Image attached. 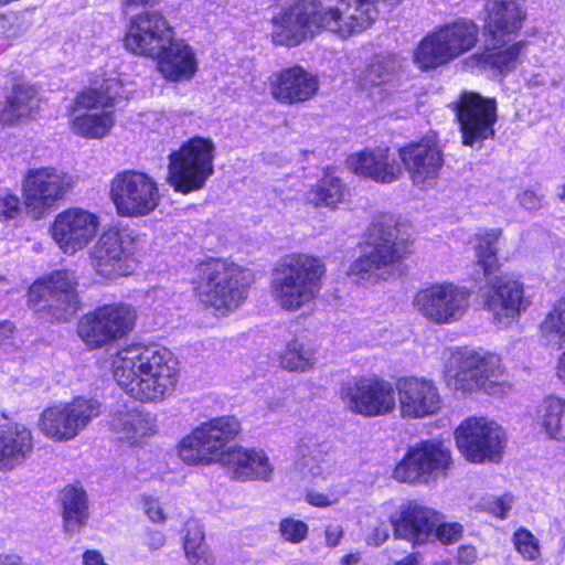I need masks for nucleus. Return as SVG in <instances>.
<instances>
[{"mask_svg":"<svg viewBox=\"0 0 565 565\" xmlns=\"http://www.w3.org/2000/svg\"><path fill=\"white\" fill-rule=\"evenodd\" d=\"M239 430L241 424L233 416L212 418L195 427L180 441L179 456L189 465L218 462L237 481H271L274 466L264 450L241 446L224 449Z\"/></svg>","mask_w":565,"mask_h":565,"instance_id":"nucleus-1","label":"nucleus"},{"mask_svg":"<svg viewBox=\"0 0 565 565\" xmlns=\"http://www.w3.org/2000/svg\"><path fill=\"white\" fill-rule=\"evenodd\" d=\"M375 0L301 1L274 19L276 44L296 46L309 34L327 30L341 36L360 32L375 20Z\"/></svg>","mask_w":565,"mask_h":565,"instance_id":"nucleus-2","label":"nucleus"},{"mask_svg":"<svg viewBox=\"0 0 565 565\" xmlns=\"http://www.w3.org/2000/svg\"><path fill=\"white\" fill-rule=\"evenodd\" d=\"M111 365L117 384L140 402H161L175 388V361L166 348L130 345L117 352Z\"/></svg>","mask_w":565,"mask_h":565,"instance_id":"nucleus-3","label":"nucleus"},{"mask_svg":"<svg viewBox=\"0 0 565 565\" xmlns=\"http://www.w3.org/2000/svg\"><path fill=\"white\" fill-rule=\"evenodd\" d=\"M324 274L320 257L308 253L286 254L273 267L270 297L280 309L298 311L317 299Z\"/></svg>","mask_w":565,"mask_h":565,"instance_id":"nucleus-4","label":"nucleus"},{"mask_svg":"<svg viewBox=\"0 0 565 565\" xmlns=\"http://www.w3.org/2000/svg\"><path fill=\"white\" fill-rule=\"evenodd\" d=\"M193 284L199 300L225 316L246 300L252 278L248 269L212 258L196 266Z\"/></svg>","mask_w":565,"mask_h":565,"instance_id":"nucleus-5","label":"nucleus"},{"mask_svg":"<svg viewBox=\"0 0 565 565\" xmlns=\"http://www.w3.org/2000/svg\"><path fill=\"white\" fill-rule=\"evenodd\" d=\"M120 83L106 79L99 88L78 93L70 109L71 130L86 139H103L115 125V115L106 108L120 98Z\"/></svg>","mask_w":565,"mask_h":565,"instance_id":"nucleus-6","label":"nucleus"},{"mask_svg":"<svg viewBox=\"0 0 565 565\" xmlns=\"http://www.w3.org/2000/svg\"><path fill=\"white\" fill-rule=\"evenodd\" d=\"M77 278L73 271L56 270L34 281L28 291L32 308L56 322L70 321L79 309Z\"/></svg>","mask_w":565,"mask_h":565,"instance_id":"nucleus-7","label":"nucleus"},{"mask_svg":"<svg viewBox=\"0 0 565 565\" xmlns=\"http://www.w3.org/2000/svg\"><path fill=\"white\" fill-rule=\"evenodd\" d=\"M478 34L477 24L469 20L447 24L422 40L414 61L423 70L447 64L470 51L478 41Z\"/></svg>","mask_w":565,"mask_h":565,"instance_id":"nucleus-8","label":"nucleus"},{"mask_svg":"<svg viewBox=\"0 0 565 565\" xmlns=\"http://www.w3.org/2000/svg\"><path fill=\"white\" fill-rule=\"evenodd\" d=\"M214 143L209 138L193 137L170 154L169 183L181 193L204 186L213 174Z\"/></svg>","mask_w":565,"mask_h":565,"instance_id":"nucleus-9","label":"nucleus"},{"mask_svg":"<svg viewBox=\"0 0 565 565\" xmlns=\"http://www.w3.org/2000/svg\"><path fill=\"white\" fill-rule=\"evenodd\" d=\"M369 250L354 260L349 275L358 280H377L388 274L408 253L405 239L394 226L375 224L370 234Z\"/></svg>","mask_w":565,"mask_h":565,"instance_id":"nucleus-10","label":"nucleus"},{"mask_svg":"<svg viewBox=\"0 0 565 565\" xmlns=\"http://www.w3.org/2000/svg\"><path fill=\"white\" fill-rule=\"evenodd\" d=\"M136 320L137 311L128 303L104 305L79 319L77 334L89 349H100L127 337Z\"/></svg>","mask_w":565,"mask_h":565,"instance_id":"nucleus-11","label":"nucleus"},{"mask_svg":"<svg viewBox=\"0 0 565 565\" xmlns=\"http://www.w3.org/2000/svg\"><path fill=\"white\" fill-rule=\"evenodd\" d=\"M109 195L117 214L131 218L151 214L161 201L157 181L136 170L117 173L111 180Z\"/></svg>","mask_w":565,"mask_h":565,"instance_id":"nucleus-12","label":"nucleus"},{"mask_svg":"<svg viewBox=\"0 0 565 565\" xmlns=\"http://www.w3.org/2000/svg\"><path fill=\"white\" fill-rule=\"evenodd\" d=\"M76 177L53 167L28 170L23 181L24 204L35 220L42 218L56 203L71 193Z\"/></svg>","mask_w":565,"mask_h":565,"instance_id":"nucleus-13","label":"nucleus"},{"mask_svg":"<svg viewBox=\"0 0 565 565\" xmlns=\"http://www.w3.org/2000/svg\"><path fill=\"white\" fill-rule=\"evenodd\" d=\"M502 377L503 367L499 356L475 351L455 356L446 371L448 387L462 393L476 390L490 392Z\"/></svg>","mask_w":565,"mask_h":565,"instance_id":"nucleus-14","label":"nucleus"},{"mask_svg":"<svg viewBox=\"0 0 565 565\" xmlns=\"http://www.w3.org/2000/svg\"><path fill=\"white\" fill-rule=\"evenodd\" d=\"M412 305L422 317L436 324L459 321L470 307V291L452 282L431 284L413 298Z\"/></svg>","mask_w":565,"mask_h":565,"instance_id":"nucleus-15","label":"nucleus"},{"mask_svg":"<svg viewBox=\"0 0 565 565\" xmlns=\"http://www.w3.org/2000/svg\"><path fill=\"white\" fill-rule=\"evenodd\" d=\"M450 466L449 449L440 443L423 441L408 449L396 465L393 477L398 482L428 484L446 476Z\"/></svg>","mask_w":565,"mask_h":565,"instance_id":"nucleus-16","label":"nucleus"},{"mask_svg":"<svg viewBox=\"0 0 565 565\" xmlns=\"http://www.w3.org/2000/svg\"><path fill=\"white\" fill-rule=\"evenodd\" d=\"M339 397L347 409L367 417L390 414L396 407L394 386L380 377L344 382Z\"/></svg>","mask_w":565,"mask_h":565,"instance_id":"nucleus-17","label":"nucleus"},{"mask_svg":"<svg viewBox=\"0 0 565 565\" xmlns=\"http://www.w3.org/2000/svg\"><path fill=\"white\" fill-rule=\"evenodd\" d=\"M99 415L100 404L96 399L77 397L71 403L44 409L39 428L46 437L56 441L71 440Z\"/></svg>","mask_w":565,"mask_h":565,"instance_id":"nucleus-18","label":"nucleus"},{"mask_svg":"<svg viewBox=\"0 0 565 565\" xmlns=\"http://www.w3.org/2000/svg\"><path fill=\"white\" fill-rule=\"evenodd\" d=\"M455 437L461 455L475 463L497 461L504 446L502 428L483 417L465 419L457 427Z\"/></svg>","mask_w":565,"mask_h":565,"instance_id":"nucleus-19","label":"nucleus"},{"mask_svg":"<svg viewBox=\"0 0 565 565\" xmlns=\"http://www.w3.org/2000/svg\"><path fill=\"white\" fill-rule=\"evenodd\" d=\"M454 110L460 125L462 143L472 147L494 135L497 120L494 99L484 98L475 92H462L454 103Z\"/></svg>","mask_w":565,"mask_h":565,"instance_id":"nucleus-20","label":"nucleus"},{"mask_svg":"<svg viewBox=\"0 0 565 565\" xmlns=\"http://www.w3.org/2000/svg\"><path fill=\"white\" fill-rule=\"evenodd\" d=\"M173 36V31L160 12L147 11L134 18L124 39L134 54L153 57Z\"/></svg>","mask_w":565,"mask_h":565,"instance_id":"nucleus-21","label":"nucleus"},{"mask_svg":"<svg viewBox=\"0 0 565 565\" xmlns=\"http://www.w3.org/2000/svg\"><path fill=\"white\" fill-rule=\"evenodd\" d=\"M99 225L94 213L72 207L58 213L51 226L52 237L65 254L83 249L94 238Z\"/></svg>","mask_w":565,"mask_h":565,"instance_id":"nucleus-22","label":"nucleus"},{"mask_svg":"<svg viewBox=\"0 0 565 565\" xmlns=\"http://www.w3.org/2000/svg\"><path fill=\"white\" fill-rule=\"evenodd\" d=\"M439 514L433 508L411 500L402 504L391 516L390 523L396 540L409 542L413 546L433 540Z\"/></svg>","mask_w":565,"mask_h":565,"instance_id":"nucleus-23","label":"nucleus"},{"mask_svg":"<svg viewBox=\"0 0 565 565\" xmlns=\"http://www.w3.org/2000/svg\"><path fill=\"white\" fill-rule=\"evenodd\" d=\"M396 391L402 418H424L438 413L441 408L443 401L438 387L426 377H401L396 382Z\"/></svg>","mask_w":565,"mask_h":565,"instance_id":"nucleus-24","label":"nucleus"},{"mask_svg":"<svg viewBox=\"0 0 565 565\" xmlns=\"http://www.w3.org/2000/svg\"><path fill=\"white\" fill-rule=\"evenodd\" d=\"M129 245L128 236L118 230L103 233L89 250L90 264L96 273L106 279L129 275Z\"/></svg>","mask_w":565,"mask_h":565,"instance_id":"nucleus-25","label":"nucleus"},{"mask_svg":"<svg viewBox=\"0 0 565 565\" xmlns=\"http://www.w3.org/2000/svg\"><path fill=\"white\" fill-rule=\"evenodd\" d=\"M399 159L416 186L430 185L444 163L443 152L433 138H423L399 149Z\"/></svg>","mask_w":565,"mask_h":565,"instance_id":"nucleus-26","label":"nucleus"},{"mask_svg":"<svg viewBox=\"0 0 565 565\" xmlns=\"http://www.w3.org/2000/svg\"><path fill=\"white\" fill-rule=\"evenodd\" d=\"M486 306L498 323L507 326L531 306V300L525 296L521 281L510 277H495L490 282Z\"/></svg>","mask_w":565,"mask_h":565,"instance_id":"nucleus-27","label":"nucleus"},{"mask_svg":"<svg viewBox=\"0 0 565 565\" xmlns=\"http://www.w3.org/2000/svg\"><path fill=\"white\" fill-rule=\"evenodd\" d=\"M318 89V77L301 66L284 68L270 77V94L281 104L305 103L316 96Z\"/></svg>","mask_w":565,"mask_h":565,"instance_id":"nucleus-28","label":"nucleus"},{"mask_svg":"<svg viewBox=\"0 0 565 565\" xmlns=\"http://www.w3.org/2000/svg\"><path fill=\"white\" fill-rule=\"evenodd\" d=\"M33 436L23 424L9 422L0 414V471L21 466L33 452Z\"/></svg>","mask_w":565,"mask_h":565,"instance_id":"nucleus-29","label":"nucleus"},{"mask_svg":"<svg viewBox=\"0 0 565 565\" xmlns=\"http://www.w3.org/2000/svg\"><path fill=\"white\" fill-rule=\"evenodd\" d=\"M347 163L355 174L379 183H392L402 174L399 163L390 156L388 149L367 150L352 154L348 158Z\"/></svg>","mask_w":565,"mask_h":565,"instance_id":"nucleus-30","label":"nucleus"},{"mask_svg":"<svg viewBox=\"0 0 565 565\" xmlns=\"http://www.w3.org/2000/svg\"><path fill=\"white\" fill-rule=\"evenodd\" d=\"M152 58L157 61L158 70L162 76L171 82L189 79L196 71L193 50L183 41L174 39V36Z\"/></svg>","mask_w":565,"mask_h":565,"instance_id":"nucleus-31","label":"nucleus"},{"mask_svg":"<svg viewBox=\"0 0 565 565\" xmlns=\"http://www.w3.org/2000/svg\"><path fill=\"white\" fill-rule=\"evenodd\" d=\"M488 11L486 29L495 41L515 33L524 19L518 0H493L488 4Z\"/></svg>","mask_w":565,"mask_h":565,"instance_id":"nucleus-32","label":"nucleus"},{"mask_svg":"<svg viewBox=\"0 0 565 565\" xmlns=\"http://www.w3.org/2000/svg\"><path fill=\"white\" fill-rule=\"evenodd\" d=\"M60 498L64 529L67 533L74 534L86 525L89 516L86 492L81 487L67 486L61 491Z\"/></svg>","mask_w":565,"mask_h":565,"instance_id":"nucleus-33","label":"nucleus"},{"mask_svg":"<svg viewBox=\"0 0 565 565\" xmlns=\"http://www.w3.org/2000/svg\"><path fill=\"white\" fill-rule=\"evenodd\" d=\"M39 108L38 92L29 85H17L0 110V121L13 125L32 117Z\"/></svg>","mask_w":565,"mask_h":565,"instance_id":"nucleus-34","label":"nucleus"},{"mask_svg":"<svg viewBox=\"0 0 565 565\" xmlns=\"http://www.w3.org/2000/svg\"><path fill=\"white\" fill-rule=\"evenodd\" d=\"M111 427L121 439L137 444L139 438L151 436L154 433L153 420L148 414L137 409L120 411L113 415Z\"/></svg>","mask_w":565,"mask_h":565,"instance_id":"nucleus-35","label":"nucleus"},{"mask_svg":"<svg viewBox=\"0 0 565 565\" xmlns=\"http://www.w3.org/2000/svg\"><path fill=\"white\" fill-rule=\"evenodd\" d=\"M539 423L548 438L565 440V399L546 397L539 409Z\"/></svg>","mask_w":565,"mask_h":565,"instance_id":"nucleus-36","label":"nucleus"},{"mask_svg":"<svg viewBox=\"0 0 565 565\" xmlns=\"http://www.w3.org/2000/svg\"><path fill=\"white\" fill-rule=\"evenodd\" d=\"M502 231L499 228L488 230L479 235L476 246V266L484 278L493 274L498 268L495 244L500 239Z\"/></svg>","mask_w":565,"mask_h":565,"instance_id":"nucleus-37","label":"nucleus"},{"mask_svg":"<svg viewBox=\"0 0 565 565\" xmlns=\"http://www.w3.org/2000/svg\"><path fill=\"white\" fill-rule=\"evenodd\" d=\"M509 40L498 39L492 40L489 45H492V51L486 56L488 63L500 72L509 71L515 66L518 57L524 46L522 42L513 43L505 47Z\"/></svg>","mask_w":565,"mask_h":565,"instance_id":"nucleus-38","label":"nucleus"},{"mask_svg":"<svg viewBox=\"0 0 565 565\" xmlns=\"http://www.w3.org/2000/svg\"><path fill=\"white\" fill-rule=\"evenodd\" d=\"M280 364L289 371H308L315 364L313 352L298 340H292L281 353Z\"/></svg>","mask_w":565,"mask_h":565,"instance_id":"nucleus-39","label":"nucleus"},{"mask_svg":"<svg viewBox=\"0 0 565 565\" xmlns=\"http://www.w3.org/2000/svg\"><path fill=\"white\" fill-rule=\"evenodd\" d=\"M394 76L393 67L388 60L372 62L361 74L359 83L362 89L371 90L380 86H388Z\"/></svg>","mask_w":565,"mask_h":565,"instance_id":"nucleus-40","label":"nucleus"},{"mask_svg":"<svg viewBox=\"0 0 565 565\" xmlns=\"http://www.w3.org/2000/svg\"><path fill=\"white\" fill-rule=\"evenodd\" d=\"M343 200V189L340 179L327 177L320 181L310 193V201L316 206L334 207Z\"/></svg>","mask_w":565,"mask_h":565,"instance_id":"nucleus-41","label":"nucleus"},{"mask_svg":"<svg viewBox=\"0 0 565 565\" xmlns=\"http://www.w3.org/2000/svg\"><path fill=\"white\" fill-rule=\"evenodd\" d=\"M541 331L545 338L565 339V297L555 301L541 323Z\"/></svg>","mask_w":565,"mask_h":565,"instance_id":"nucleus-42","label":"nucleus"},{"mask_svg":"<svg viewBox=\"0 0 565 565\" xmlns=\"http://www.w3.org/2000/svg\"><path fill=\"white\" fill-rule=\"evenodd\" d=\"M309 527L307 523L294 518H285L279 522V533L289 543L298 544L306 540Z\"/></svg>","mask_w":565,"mask_h":565,"instance_id":"nucleus-43","label":"nucleus"},{"mask_svg":"<svg viewBox=\"0 0 565 565\" xmlns=\"http://www.w3.org/2000/svg\"><path fill=\"white\" fill-rule=\"evenodd\" d=\"M29 28L30 23L21 15H0V39H15Z\"/></svg>","mask_w":565,"mask_h":565,"instance_id":"nucleus-44","label":"nucleus"},{"mask_svg":"<svg viewBox=\"0 0 565 565\" xmlns=\"http://www.w3.org/2000/svg\"><path fill=\"white\" fill-rule=\"evenodd\" d=\"M206 545L205 535L202 526L196 521H189L185 524V536L183 540L184 554L192 553L194 550Z\"/></svg>","mask_w":565,"mask_h":565,"instance_id":"nucleus-45","label":"nucleus"},{"mask_svg":"<svg viewBox=\"0 0 565 565\" xmlns=\"http://www.w3.org/2000/svg\"><path fill=\"white\" fill-rule=\"evenodd\" d=\"M514 544L519 553L527 559L539 555V544L534 535L526 530H519L514 534Z\"/></svg>","mask_w":565,"mask_h":565,"instance_id":"nucleus-46","label":"nucleus"},{"mask_svg":"<svg viewBox=\"0 0 565 565\" xmlns=\"http://www.w3.org/2000/svg\"><path fill=\"white\" fill-rule=\"evenodd\" d=\"M462 525L457 522L438 523L434 530V539H437L443 544L457 543L462 536Z\"/></svg>","mask_w":565,"mask_h":565,"instance_id":"nucleus-47","label":"nucleus"},{"mask_svg":"<svg viewBox=\"0 0 565 565\" xmlns=\"http://www.w3.org/2000/svg\"><path fill=\"white\" fill-rule=\"evenodd\" d=\"M21 213L20 199L7 191L0 192V220L8 221L15 218Z\"/></svg>","mask_w":565,"mask_h":565,"instance_id":"nucleus-48","label":"nucleus"},{"mask_svg":"<svg viewBox=\"0 0 565 565\" xmlns=\"http://www.w3.org/2000/svg\"><path fill=\"white\" fill-rule=\"evenodd\" d=\"M345 494V491H331L329 493H320L317 491H309L306 494V500L308 503L319 508L330 507L340 501V499Z\"/></svg>","mask_w":565,"mask_h":565,"instance_id":"nucleus-49","label":"nucleus"},{"mask_svg":"<svg viewBox=\"0 0 565 565\" xmlns=\"http://www.w3.org/2000/svg\"><path fill=\"white\" fill-rule=\"evenodd\" d=\"M512 502L511 495L492 498L484 502V509L495 516L504 519L512 507Z\"/></svg>","mask_w":565,"mask_h":565,"instance_id":"nucleus-50","label":"nucleus"},{"mask_svg":"<svg viewBox=\"0 0 565 565\" xmlns=\"http://www.w3.org/2000/svg\"><path fill=\"white\" fill-rule=\"evenodd\" d=\"M142 509L152 522L158 523L166 521L164 511L158 500L145 497L142 499Z\"/></svg>","mask_w":565,"mask_h":565,"instance_id":"nucleus-51","label":"nucleus"},{"mask_svg":"<svg viewBox=\"0 0 565 565\" xmlns=\"http://www.w3.org/2000/svg\"><path fill=\"white\" fill-rule=\"evenodd\" d=\"M185 558L189 565H215L214 556L207 544L186 554Z\"/></svg>","mask_w":565,"mask_h":565,"instance_id":"nucleus-52","label":"nucleus"},{"mask_svg":"<svg viewBox=\"0 0 565 565\" xmlns=\"http://www.w3.org/2000/svg\"><path fill=\"white\" fill-rule=\"evenodd\" d=\"M519 202L524 209L535 211L543 206V196L533 190H524L519 195Z\"/></svg>","mask_w":565,"mask_h":565,"instance_id":"nucleus-53","label":"nucleus"},{"mask_svg":"<svg viewBox=\"0 0 565 565\" xmlns=\"http://www.w3.org/2000/svg\"><path fill=\"white\" fill-rule=\"evenodd\" d=\"M388 529L384 522L373 527L366 535V543L372 546H380L388 539Z\"/></svg>","mask_w":565,"mask_h":565,"instance_id":"nucleus-54","label":"nucleus"},{"mask_svg":"<svg viewBox=\"0 0 565 565\" xmlns=\"http://www.w3.org/2000/svg\"><path fill=\"white\" fill-rule=\"evenodd\" d=\"M12 333H13V324L10 321L0 322V350L1 351L9 352L13 348Z\"/></svg>","mask_w":565,"mask_h":565,"instance_id":"nucleus-55","label":"nucleus"},{"mask_svg":"<svg viewBox=\"0 0 565 565\" xmlns=\"http://www.w3.org/2000/svg\"><path fill=\"white\" fill-rule=\"evenodd\" d=\"M326 543L328 546L334 547L340 544L343 537V527L339 524H329L326 527Z\"/></svg>","mask_w":565,"mask_h":565,"instance_id":"nucleus-56","label":"nucleus"},{"mask_svg":"<svg viewBox=\"0 0 565 565\" xmlns=\"http://www.w3.org/2000/svg\"><path fill=\"white\" fill-rule=\"evenodd\" d=\"M145 544L150 550L158 551L166 544V536L159 531H149L146 534Z\"/></svg>","mask_w":565,"mask_h":565,"instance_id":"nucleus-57","label":"nucleus"},{"mask_svg":"<svg viewBox=\"0 0 565 565\" xmlns=\"http://www.w3.org/2000/svg\"><path fill=\"white\" fill-rule=\"evenodd\" d=\"M84 565H107L100 552L96 550H88L83 554Z\"/></svg>","mask_w":565,"mask_h":565,"instance_id":"nucleus-58","label":"nucleus"},{"mask_svg":"<svg viewBox=\"0 0 565 565\" xmlns=\"http://www.w3.org/2000/svg\"><path fill=\"white\" fill-rule=\"evenodd\" d=\"M361 561L359 553H350L342 557L341 563L343 565H355Z\"/></svg>","mask_w":565,"mask_h":565,"instance_id":"nucleus-59","label":"nucleus"},{"mask_svg":"<svg viewBox=\"0 0 565 565\" xmlns=\"http://www.w3.org/2000/svg\"><path fill=\"white\" fill-rule=\"evenodd\" d=\"M0 565H20V558L13 555H0Z\"/></svg>","mask_w":565,"mask_h":565,"instance_id":"nucleus-60","label":"nucleus"},{"mask_svg":"<svg viewBox=\"0 0 565 565\" xmlns=\"http://www.w3.org/2000/svg\"><path fill=\"white\" fill-rule=\"evenodd\" d=\"M396 565H418V561L415 555H409L406 558L399 561Z\"/></svg>","mask_w":565,"mask_h":565,"instance_id":"nucleus-61","label":"nucleus"},{"mask_svg":"<svg viewBox=\"0 0 565 565\" xmlns=\"http://www.w3.org/2000/svg\"><path fill=\"white\" fill-rule=\"evenodd\" d=\"M148 2L149 0H124V3L128 7L146 4Z\"/></svg>","mask_w":565,"mask_h":565,"instance_id":"nucleus-62","label":"nucleus"},{"mask_svg":"<svg viewBox=\"0 0 565 565\" xmlns=\"http://www.w3.org/2000/svg\"><path fill=\"white\" fill-rule=\"evenodd\" d=\"M558 371L561 374L565 375V351L562 353L558 360Z\"/></svg>","mask_w":565,"mask_h":565,"instance_id":"nucleus-63","label":"nucleus"},{"mask_svg":"<svg viewBox=\"0 0 565 565\" xmlns=\"http://www.w3.org/2000/svg\"><path fill=\"white\" fill-rule=\"evenodd\" d=\"M559 199L565 202V185L563 186V191L562 193L559 194Z\"/></svg>","mask_w":565,"mask_h":565,"instance_id":"nucleus-64","label":"nucleus"}]
</instances>
